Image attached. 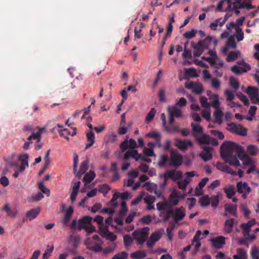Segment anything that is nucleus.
<instances>
[{"mask_svg": "<svg viewBox=\"0 0 259 259\" xmlns=\"http://www.w3.org/2000/svg\"><path fill=\"white\" fill-rule=\"evenodd\" d=\"M222 149L225 151L222 153L224 157H229L232 153L236 152L238 157L244 161V165H250L252 164V160L245 153L244 148L237 143L231 141H225L222 145Z\"/></svg>", "mask_w": 259, "mask_h": 259, "instance_id": "nucleus-1", "label": "nucleus"}, {"mask_svg": "<svg viewBox=\"0 0 259 259\" xmlns=\"http://www.w3.org/2000/svg\"><path fill=\"white\" fill-rule=\"evenodd\" d=\"M184 161L183 156L175 151H171L170 156L162 155L160 156L158 165L160 167L166 166L178 168L182 165Z\"/></svg>", "mask_w": 259, "mask_h": 259, "instance_id": "nucleus-2", "label": "nucleus"}, {"mask_svg": "<svg viewBox=\"0 0 259 259\" xmlns=\"http://www.w3.org/2000/svg\"><path fill=\"white\" fill-rule=\"evenodd\" d=\"M242 0H222L218 4L217 11L218 12H234L238 15L240 12L239 8V3Z\"/></svg>", "mask_w": 259, "mask_h": 259, "instance_id": "nucleus-3", "label": "nucleus"}, {"mask_svg": "<svg viewBox=\"0 0 259 259\" xmlns=\"http://www.w3.org/2000/svg\"><path fill=\"white\" fill-rule=\"evenodd\" d=\"M192 135L199 144H209L211 138L203 133V128L199 124L191 123Z\"/></svg>", "mask_w": 259, "mask_h": 259, "instance_id": "nucleus-4", "label": "nucleus"}, {"mask_svg": "<svg viewBox=\"0 0 259 259\" xmlns=\"http://www.w3.org/2000/svg\"><path fill=\"white\" fill-rule=\"evenodd\" d=\"M211 40V37L208 36L204 40H200L196 44L192 42L191 46L195 50L193 53L194 56L199 57L205 50H207Z\"/></svg>", "mask_w": 259, "mask_h": 259, "instance_id": "nucleus-5", "label": "nucleus"}, {"mask_svg": "<svg viewBox=\"0 0 259 259\" xmlns=\"http://www.w3.org/2000/svg\"><path fill=\"white\" fill-rule=\"evenodd\" d=\"M92 220L90 216H84L82 219H79L77 222L76 219L72 221L70 225V229L72 230L77 229L79 231L82 229H85L86 225L90 224Z\"/></svg>", "mask_w": 259, "mask_h": 259, "instance_id": "nucleus-6", "label": "nucleus"}, {"mask_svg": "<svg viewBox=\"0 0 259 259\" xmlns=\"http://www.w3.org/2000/svg\"><path fill=\"white\" fill-rule=\"evenodd\" d=\"M228 130L231 133L245 136L247 134V129L243 127L240 124L231 122L227 124Z\"/></svg>", "mask_w": 259, "mask_h": 259, "instance_id": "nucleus-7", "label": "nucleus"}, {"mask_svg": "<svg viewBox=\"0 0 259 259\" xmlns=\"http://www.w3.org/2000/svg\"><path fill=\"white\" fill-rule=\"evenodd\" d=\"M164 180L171 179L173 181H177L182 179L183 172L181 170H177L175 169L166 171L163 175Z\"/></svg>", "mask_w": 259, "mask_h": 259, "instance_id": "nucleus-8", "label": "nucleus"}, {"mask_svg": "<svg viewBox=\"0 0 259 259\" xmlns=\"http://www.w3.org/2000/svg\"><path fill=\"white\" fill-rule=\"evenodd\" d=\"M237 64L240 66L235 65L231 68V70L236 74H240L243 72H246L250 69L249 65L245 63L243 60L238 61Z\"/></svg>", "mask_w": 259, "mask_h": 259, "instance_id": "nucleus-9", "label": "nucleus"}, {"mask_svg": "<svg viewBox=\"0 0 259 259\" xmlns=\"http://www.w3.org/2000/svg\"><path fill=\"white\" fill-rule=\"evenodd\" d=\"M258 89L255 87H248L246 93L248 95L251 102L253 104H259Z\"/></svg>", "mask_w": 259, "mask_h": 259, "instance_id": "nucleus-10", "label": "nucleus"}, {"mask_svg": "<svg viewBox=\"0 0 259 259\" xmlns=\"http://www.w3.org/2000/svg\"><path fill=\"white\" fill-rule=\"evenodd\" d=\"M237 189L239 193L242 194V196L244 199L247 198L248 195L251 191V189L246 182H239L237 184Z\"/></svg>", "mask_w": 259, "mask_h": 259, "instance_id": "nucleus-11", "label": "nucleus"}, {"mask_svg": "<svg viewBox=\"0 0 259 259\" xmlns=\"http://www.w3.org/2000/svg\"><path fill=\"white\" fill-rule=\"evenodd\" d=\"M185 87L191 89L193 93L198 95H200L204 92V88L202 83L199 82H191L186 83Z\"/></svg>", "mask_w": 259, "mask_h": 259, "instance_id": "nucleus-12", "label": "nucleus"}, {"mask_svg": "<svg viewBox=\"0 0 259 259\" xmlns=\"http://www.w3.org/2000/svg\"><path fill=\"white\" fill-rule=\"evenodd\" d=\"M174 212L172 213V219L175 224L176 223L182 221L186 216L185 209L183 207H177L174 209Z\"/></svg>", "mask_w": 259, "mask_h": 259, "instance_id": "nucleus-13", "label": "nucleus"}, {"mask_svg": "<svg viewBox=\"0 0 259 259\" xmlns=\"http://www.w3.org/2000/svg\"><path fill=\"white\" fill-rule=\"evenodd\" d=\"M149 230V228L145 227L141 229L139 233H134V234L136 235V239H137L139 244L142 245L146 241L147 238Z\"/></svg>", "mask_w": 259, "mask_h": 259, "instance_id": "nucleus-14", "label": "nucleus"}, {"mask_svg": "<svg viewBox=\"0 0 259 259\" xmlns=\"http://www.w3.org/2000/svg\"><path fill=\"white\" fill-rule=\"evenodd\" d=\"M202 148L203 150L199 154V156L204 161H207L211 159L212 155L211 151L213 150V148L203 146Z\"/></svg>", "mask_w": 259, "mask_h": 259, "instance_id": "nucleus-15", "label": "nucleus"}, {"mask_svg": "<svg viewBox=\"0 0 259 259\" xmlns=\"http://www.w3.org/2000/svg\"><path fill=\"white\" fill-rule=\"evenodd\" d=\"M221 155L222 158L225 160L226 162L228 163L230 165L234 166H239L240 165L239 160L236 156H233V153H232L230 156L224 157L222 155L223 152L225 151L222 149V146H221Z\"/></svg>", "mask_w": 259, "mask_h": 259, "instance_id": "nucleus-16", "label": "nucleus"}, {"mask_svg": "<svg viewBox=\"0 0 259 259\" xmlns=\"http://www.w3.org/2000/svg\"><path fill=\"white\" fill-rule=\"evenodd\" d=\"M28 157L29 156L27 153H23L19 155L18 159L21 162L19 167L20 172H23L26 167L28 166Z\"/></svg>", "mask_w": 259, "mask_h": 259, "instance_id": "nucleus-17", "label": "nucleus"}, {"mask_svg": "<svg viewBox=\"0 0 259 259\" xmlns=\"http://www.w3.org/2000/svg\"><path fill=\"white\" fill-rule=\"evenodd\" d=\"M212 246L217 249L222 247L223 245L225 244V238L222 236H219L211 239Z\"/></svg>", "mask_w": 259, "mask_h": 259, "instance_id": "nucleus-18", "label": "nucleus"}, {"mask_svg": "<svg viewBox=\"0 0 259 259\" xmlns=\"http://www.w3.org/2000/svg\"><path fill=\"white\" fill-rule=\"evenodd\" d=\"M100 235L103 238H106L111 241H114L116 239V236L113 233L109 231L107 228H101Z\"/></svg>", "mask_w": 259, "mask_h": 259, "instance_id": "nucleus-19", "label": "nucleus"}, {"mask_svg": "<svg viewBox=\"0 0 259 259\" xmlns=\"http://www.w3.org/2000/svg\"><path fill=\"white\" fill-rule=\"evenodd\" d=\"M74 209L71 206L68 207V208L65 210L63 219V223L64 225H67L68 223L70 221Z\"/></svg>", "mask_w": 259, "mask_h": 259, "instance_id": "nucleus-20", "label": "nucleus"}, {"mask_svg": "<svg viewBox=\"0 0 259 259\" xmlns=\"http://www.w3.org/2000/svg\"><path fill=\"white\" fill-rule=\"evenodd\" d=\"M167 110L169 114L172 115L176 117H181L182 114L180 109L178 108L176 106H168Z\"/></svg>", "mask_w": 259, "mask_h": 259, "instance_id": "nucleus-21", "label": "nucleus"}, {"mask_svg": "<svg viewBox=\"0 0 259 259\" xmlns=\"http://www.w3.org/2000/svg\"><path fill=\"white\" fill-rule=\"evenodd\" d=\"M160 235L158 233H152L147 242V246L150 248L152 247L155 243L160 239Z\"/></svg>", "mask_w": 259, "mask_h": 259, "instance_id": "nucleus-22", "label": "nucleus"}, {"mask_svg": "<svg viewBox=\"0 0 259 259\" xmlns=\"http://www.w3.org/2000/svg\"><path fill=\"white\" fill-rule=\"evenodd\" d=\"M237 206L236 204L226 203L224 205L225 211L235 217L237 216Z\"/></svg>", "mask_w": 259, "mask_h": 259, "instance_id": "nucleus-23", "label": "nucleus"}, {"mask_svg": "<svg viewBox=\"0 0 259 259\" xmlns=\"http://www.w3.org/2000/svg\"><path fill=\"white\" fill-rule=\"evenodd\" d=\"M235 220L234 219H230L227 220L224 224V230L227 233H230L232 230Z\"/></svg>", "mask_w": 259, "mask_h": 259, "instance_id": "nucleus-24", "label": "nucleus"}, {"mask_svg": "<svg viewBox=\"0 0 259 259\" xmlns=\"http://www.w3.org/2000/svg\"><path fill=\"white\" fill-rule=\"evenodd\" d=\"M89 160H84L81 163L79 171L76 173L77 177L80 178L81 176L87 171L88 168Z\"/></svg>", "mask_w": 259, "mask_h": 259, "instance_id": "nucleus-25", "label": "nucleus"}, {"mask_svg": "<svg viewBox=\"0 0 259 259\" xmlns=\"http://www.w3.org/2000/svg\"><path fill=\"white\" fill-rule=\"evenodd\" d=\"M146 256L145 251L143 250H139L130 254V257L133 259H143Z\"/></svg>", "mask_w": 259, "mask_h": 259, "instance_id": "nucleus-26", "label": "nucleus"}, {"mask_svg": "<svg viewBox=\"0 0 259 259\" xmlns=\"http://www.w3.org/2000/svg\"><path fill=\"white\" fill-rule=\"evenodd\" d=\"M40 212L39 208H35L28 211L26 213V217L29 220H32L35 219Z\"/></svg>", "mask_w": 259, "mask_h": 259, "instance_id": "nucleus-27", "label": "nucleus"}, {"mask_svg": "<svg viewBox=\"0 0 259 259\" xmlns=\"http://www.w3.org/2000/svg\"><path fill=\"white\" fill-rule=\"evenodd\" d=\"M233 258V259H247V252L243 248H237V254L234 255Z\"/></svg>", "mask_w": 259, "mask_h": 259, "instance_id": "nucleus-28", "label": "nucleus"}, {"mask_svg": "<svg viewBox=\"0 0 259 259\" xmlns=\"http://www.w3.org/2000/svg\"><path fill=\"white\" fill-rule=\"evenodd\" d=\"M255 220L252 219L248 221L247 223H243L241 225V227L242 228L243 232L244 233H249L250 231V228L255 224Z\"/></svg>", "mask_w": 259, "mask_h": 259, "instance_id": "nucleus-29", "label": "nucleus"}, {"mask_svg": "<svg viewBox=\"0 0 259 259\" xmlns=\"http://www.w3.org/2000/svg\"><path fill=\"white\" fill-rule=\"evenodd\" d=\"M240 52L238 51L236 52L231 51L229 52L226 58V61L228 62H231L235 61L240 56Z\"/></svg>", "mask_w": 259, "mask_h": 259, "instance_id": "nucleus-30", "label": "nucleus"}, {"mask_svg": "<svg viewBox=\"0 0 259 259\" xmlns=\"http://www.w3.org/2000/svg\"><path fill=\"white\" fill-rule=\"evenodd\" d=\"M177 191L174 190L173 191L171 194L169 195L168 198V203L171 204V207L172 206L177 205L179 203V200L178 199L177 196Z\"/></svg>", "mask_w": 259, "mask_h": 259, "instance_id": "nucleus-31", "label": "nucleus"}, {"mask_svg": "<svg viewBox=\"0 0 259 259\" xmlns=\"http://www.w3.org/2000/svg\"><path fill=\"white\" fill-rule=\"evenodd\" d=\"M224 191L229 199L232 198L235 194V187L233 185H229L227 187L225 188Z\"/></svg>", "mask_w": 259, "mask_h": 259, "instance_id": "nucleus-32", "label": "nucleus"}, {"mask_svg": "<svg viewBox=\"0 0 259 259\" xmlns=\"http://www.w3.org/2000/svg\"><path fill=\"white\" fill-rule=\"evenodd\" d=\"M192 146V142L191 141L179 140L177 144V146L182 150H186L188 146Z\"/></svg>", "mask_w": 259, "mask_h": 259, "instance_id": "nucleus-33", "label": "nucleus"}, {"mask_svg": "<svg viewBox=\"0 0 259 259\" xmlns=\"http://www.w3.org/2000/svg\"><path fill=\"white\" fill-rule=\"evenodd\" d=\"M209 99L210 100V102L209 103L210 106H211L215 109L219 108L220 103L219 100V96L218 95L215 94L212 95L209 97Z\"/></svg>", "mask_w": 259, "mask_h": 259, "instance_id": "nucleus-34", "label": "nucleus"}, {"mask_svg": "<svg viewBox=\"0 0 259 259\" xmlns=\"http://www.w3.org/2000/svg\"><path fill=\"white\" fill-rule=\"evenodd\" d=\"M87 138L89 143L86 144V149L91 147L95 143V135L92 131L87 133Z\"/></svg>", "mask_w": 259, "mask_h": 259, "instance_id": "nucleus-35", "label": "nucleus"}, {"mask_svg": "<svg viewBox=\"0 0 259 259\" xmlns=\"http://www.w3.org/2000/svg\"><path fill=\"white\" fill-rule=\"evenodd\" d=\"M95 176L96 175L94 171H90L84 175L83 181L86 184H89L94 179Z\"/></svg>", "mask_w": 259, "mask_h": 259, "instance_id": "nucleus-36", "label": "nucleus"}, {"mask_svg": "<svg viewBox=\"0 0 259 259\" xmlns=\"http://www.w3.org/2000/svg\"><path fill=\"white\" fill-rule=\"evenodd\" d=\"M101 245V243H98L94 245H88L87 248L89 250L93 251L95 252H99L102 250V247Z\"/></svg>", "mask_w": 259, "mask_h": 259, "instance_id": "nucleus-37", "label": "nucleus"}, {"mask_svg": "<svg viewBox=\"0 0 259 259\" xmlns=\"http://www.w3.org/2000/svg\"><path fill=\"white\" fill-rule=\"evenodd\" d=\"M164 127H165V131L169 133L179 132L180 131L179 127L177 125L171 124L168 125L166 124V126Z\"/></svg>", "mask_w": 259, "mask_h": 259, "instance_id": "nucleus-38", "label": "nucleus"}, {"mask_svg": "<svg viewBox=\"0 0 259 259\" xmlns=\"http://www.w3.org/2000/svg\"><path fill=\"white\" fill-rule=\"evenodd\" d=\"M174 209L172 208H169L166 210L165 211H163L162 212V214H163V221L166 222L170 217L172 218V213H174Z\"/></svg>", "mask_w": 259, "mask_h": 259, "instance_id": "nucleus-39", "label": "nucleus"}, {"mask_svg": "<svg viewBox=\"0 0 259 259\" xmlns=\"http://www.w3.org/2000/svg\"><path fill=\"white\" fill-rule=\"evenodd\" d=\"M230 85L234 90L237 91L239 88V83L235 77H231L229 79Z\"/></svg>", "mask_w": 259, "mask_h": 259, "instance_id": "nucleus-40", "label": "nucleus"}, {"mask_svg": "<svg viewBox=\"0 0 259 259\" xmlns=\"http://www.w3.org/2000/svg\"><path fill=\"white\" fill-rule=\"evenodd\" d=\"M127 211L126 202L122 201L121 204V207L119 211L118 215L121 217H124Z\"/></svg>", "mask_w": 259, "mask_h": 259, "instance_id": "nucleus-41", "label": "nucleus"}, {"mask_svg": "<svg viewBox=\"0 0 259 259\" xmlns=\"http://www.w3.org/2000/svg\"><path fill=\"white\" fill-rule=\"evenodd\" d=\"M169 225L170 226H169L166 229V233L168 239L171 241L172 239V232L175 227V224H174V223L170 222Z\"/></svg>", "mask_w": 259, "mask_h": 259, "instance_id": "nucleus-42", "label": "nucleus"}, {"mask_svg": "<svg viewBox=\"0 0 259 259\" xmlns=\"http://www.w3.org/2000/svg\"><path fill=\"white\" fill-rule=\"evenodd\" d=\"M44 130V128H39L38 131L36 133H32L30 136L28 137L27 140L30 142L32 139L36 140L37 138H39L42 134V131Z\"/></svg>", "mask_w": 259, "mask_h": 259, "instance_id": "nucleus-43", "label": "nucleus"}, {"mask_svg": "<svg viewBox=\"0 0 259 259\" xmlns=\"http://www.w3.org/2000/svg\"><path fill=\"white\" fill-rule=\"evenodd\" d=\"M190 179H185L183 181L178 182V187L182 190H185L187 185L190 182Z\"/></svg>", "mask_w": 259, "mask_h": 259, "instance_id": "nucleus-44", "label": "nucleus"}, {"mask_svg": "<svg viewBox=\"0 0 259 259\" xmlns=\"http://www.w3.org/2000/svg\"><path fill=\"white\" fill-rule=\"evenodd\" d=\"M156 113V110L154 108L151 109L149 112L148 113L146 117V121L147 123L150 122L154 118L155 114Z\"/></svg>", "mask_w": 259, "mask_h": 259, "instance_id": "nucleus-45", "label": "nucleus"}, {"mask_svg": "<svg viewBox=\"0 0 259 259\" xmlns=\"http://www.w3.org/2000/svg\"><path fill=\"white\" fill-rule=\"evenodd\" d=\"M199 203L202 207L206 206L210 204V199L208 196L205 195L200 199Z\"/></svg>", "mask_w": 259, "mask_h": 259, "instance_id": "nucleus-46", "label": "nucleus"}, {"mask_svg": "<svg viewBox=\"0 0 259 259\" xmlns=\"http://www.w3.org/2000/svg\"><path fill=\"white\" fill-rule=\"evenodd\" d=\"M94 221L97 222L99 225L100 231H101V228H106L103 224V218L102 216L97 215L95 218Z\"/></svg>", "mask_w": 259, "mask_h": 259, "instance_id": "nucleus-47", "label": "nucleus"}, {"mask_svg": "<svg viewBox=\"0 0 259 259\" xmlns=\"http://www.w3.org/2000/svg\"><path fill=\"white\" fill-rule=\"evenodd\" d=\"M197 33V31L195 29H192L191 31L186 32L184 34L183 36L184 38L187 39H191L194 37Z\"/></svg>", "mask_w": 259, "mask_h": 259, "instance_id": "nucleus-48", "label": "nucleus"}, {"mask_svg": "<svg viewBox=\"0 0 259 259\" xmlns=\"http://www.w3.org/2000/svg\"><path fill=\"white\" fill-rule=\"evenodd\" d=\"M156 206L158 211L163 210L165 207H171V204L168 202H158L157 203Z\"/></svg>", "mask_w": 259, "mask_h": 259, "instance_id": "nucleus-49", "label": "nucleus"}, {"mask_svg": "<svg viewBox=\"0 0 259 259\" xmlns=\"http://www.w3.org/2000/svg\"><path fill=\"white\" fill-rule=\"evenodd\" d=\"M38 185L39 189L43 193L47 194L48 196L50 195V190L44 186L43 182H39Z\"/></svg>", "mask_w": 259, "mask_h": 259, "instance_id": "nucleus-50", "label": "nucleus"}, {"mask_svg": "<svg viewBox=\"0 0 259 259\" xmlns=\"http://www.w3.org/2000/svg\"><path fill=\"white\" fill-rule=\"evenodd\" d=\"M236 36L238 41H241L244 38V33L242 31V29L239 27H237L236 28Z\"/></svg>", "mask_w": 259, "mask_h": 259, "instance_id": "nucleus-51", "label": "nucleus"}, {"mask_svg": "<svg viewBox=\"0 0 259 259\" xmlns=\"http://www.w3.org/2000/svg\"><path fill=\"white\" fill-rule=\"evenodd\" d=\"M227 46L229 47H232L233 49H235L237 47L234 37L230 36L228 38L227 42Z\"/></svg>", "mask_w": 259, "mask_h": 259, "instance_id": "nucleus-52", "label": "nucleus"}, {"mask_svg": "<svg viewBox=\"0 0 259 259\" xmlns=\"http://www.w3.org/2000/svg\"><path fill=\"white\" fill-rule=\"evenodd\" d=\"M239 8L249 10L251 9L255 8V7L254 6L252 5L250 3H246V2H243L241 3V2L239 3Z\"/></svg>", "mask_w": 259, "mask_h": 259, "instance_id": "nucleus-53", "label": "nucleus"}, {"mask_svg": "<svg viewBox=\"0 0 259 259\" xmlns=\"http://www.w3.org/2000/svg\"><path fill=\"white\" fill-rule=\"evenodd\" d=\"M127 253L126 252L122 251L115 255L112 259H126Z\"/></svg>", "mask_w": 259, "mask_h": 259, "instance_id": "nucleus-54", "label": "nucleus"}, {"mask_svg": "<svg viewBox=\"0 0 259 259\" xmlns=\"http://www.w3.org/2000/svg\"><path fill=\"white\" fill-rule=\"evenodd\" d=\"M224 94L226 96V100L229 101H232L235 97L233 93L229 90H226L224 92Z\"/></svg>", "mask_w": 259, "mask_h": 259, "instance_id": "nucleus-55", "label": "nucleus"}, {"mask_svg": "<svg viewBox=\"0 0 259 259\" xmlns=\"http://www.w3.org/2000/svg\"><path fill=\"white\" fill-rule=\"evenodd\" d=\"M238 96L239 98V99L241 100V101H242L243 102L244 105H245L246 106H249V102L248 98H247V97L246 96H245L242 93H240L238 95Z\"/></svg>", "mask_w": 259, "mask_h": 259, "instance_id": "nucleus-56", "label": "nucleus"}, {"mask_svg": "<svg viewBox=\"0 0 259 259\" xmlns=\"http://www.w3.org/2000/svg\"><path fill=\"white\" fill-rule=\"evenodd\" d=\"M200 102L203 107L208 108L210 107L209 103L207 101V99L204 96H201L200 97Z\"/></svg>", "mask_w": 259, "mask_h": 259, "instance_id": "nucleus-57", "label": "nucleus"}, {"mask_svg": "<svg viewBox=\"0 0 259 259\" xmlns=\"http://www.w3.org/2000/svg\"><path fill=\"white\" fill-rule=\"evenodd\" d=\"M146 136L151 137L156 140H159L161 138L160 134L157 132H150L146 134Z\"/></svg>", "mask_w": 259, "mask_h": 259, "instance_id": "nucleus-58", "label": "nucleus"}, {"mask_svg": "<svg viewBox=\"0 0 259 259\" xmlns=\"http://www.w3.org/2000/svg\"><path fill=\"white\" fill-rule=\"evenodd\" d=\"M110 189V188L107 184H103L99 187V191L105 195L108 191Z\"/></svg>", "mask_w": 259, "mask_h": 259, "instance_id": "nucleus-59", "label": "nucleus"}, {"mask_svg": "<svg viewBox=\"0 0 259 259\" xmlns=\"http://www.w3.org/2000/svg\"><path fill=\"white\" fill-rule=\"evenodd\" d=\"M118 198H119V193L117 192L115 193L111 200V205L115 207L117 206L118 205V203L116 200Z\"/></svg>", "mask_w": 259, "mask_h": 259, "instance_id": "nucleus-60", "label": "nucleus"}, {"mask_svg": "<svg viewBox=\"0 0 259 259\" xmlns=\"http://www.w3.org/2000/svg\"><path fill=\"white\" fill-rule=\"evenodd\" d=\"M196 199L194 198H189L187 199L186 203H189L188 208L189 209H191L196 204Z\"/></svg>", "mask_w": 259, "mask_h": 259, "instance_id": "nucleus-61", "label": "nucleus"}, {"mask_svg": "<svg viewBox=\"0 0 259 259\" xmlns=\"http://www.w3.org/2000/svg\"><path fill=\"white\" fill-rule=\"evenodd\" d=\"M251 257L252 259H259V251L254 246L251 251Z\"/></svg>", "mask_w": 259, "mask_h": 259, "instance_id": "nucleus-62", "label": "nucleus"}, {"mask_svg": "<svg viewBox=\"0 0 259 259\" xmlns=\"http://www.w3.org/2000/svg\"><path fill=\"white\" fill-rule=\"evenodd\" d=\"M54 246L52 245L50 248L47 249L45 253L43 254L42 258L48 259L51 255V253L53 251Z\"/></svg>", "mask_w": 259, "mask_h": 259, "instance_id": "nucleus-63", "label": "nucleus"}, {"mask_svg": "<svg viewBox=\"0 0 259 259\" xmlns=\"http://www.w3.org/2000/svg\"><path fill=\"white\" fill-rule=\"evenodd\" d=\"M136 214V211H131L125 219V223L127 224L131 223L133 222L134 218Z\"/></svg>", "mask_w": 259, "mask_h": 259, "instance_id": "nucleus-64", "label": "nucleus"}]
</instances>
